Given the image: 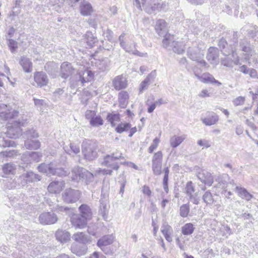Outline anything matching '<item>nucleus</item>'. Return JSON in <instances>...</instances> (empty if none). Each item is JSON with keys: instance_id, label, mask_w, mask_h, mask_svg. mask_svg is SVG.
<instances>
[{"instance_id": "1", "label": "nucleus", "mask_w": 258, "mask_h": 258, "mask_svg": "<svg viewBox=\"0 0 258 258\" xmlns=\"http://www.w3.org/2000/svg\"><path fill=\"white\" fill-rule=\"evenodd\" d=\"M240 46L242 51L240 54L241 60L249 65L254 63V66L256 67L258 64V55L247 39L243 40L240 42Z\"/></svg>"}, {"instance_id": "2", "label": "nucleus", "mask_w": 258, "mask_h": 258, "mask_svg": "<svg viewBox=\"0 0 258 258\" xmlns=\"http://www.w3.org/2000/svg\"><path fill=\"white\" fill-rule=\"evenodd\" d=\"M39 172L46 173L47 175H56L60 176H67L69 171L62 168H57L55 163H50L48 164H41L38 167Z\"/></svg>"}, {"instance_id": "3", "label": "nucleus", "mask_w": 258, "mask_h": 258, "mask_svg": "<svg viewBox=\"0 0 258 258\" xmlns=\"http://www.w3.org/2000/svg\"><path fill=\"white\" fill-rule=\"evenodd\" d=\"M94 178V175L88 171L79 167H76L72 170V180L78 181L82 179L85 180L88 183L92 181Z\"/></svg>"}, {"instance_id": "4", "label": "nucleus", "mask_w": 258, "mask_h": 258, "mask_svg": "<svg viewBox=\"0 0 258 258\" xmlns=\"http://www.w3.org/2000/svg\"><path fill=\"white\" fill-rule=\"evenodd\" d=\"M96 145L90 141H85L82 144V153L85 159L92 160L97 156Z\"/></svg>"}, {"instance_id": "5", "label": "nucleus", "mask_w": 258, "mask_h": 258, "mask_svg": "<svg viewBox=\"0 0 258 258\" xmlns=\"http://www.w3.org/2000/svg\"><path fill=\"white\" fill-rule=\"evenodd\" d=\"M27 135L28 137L27 140L25 142V146L29 150H37L40 147V142L36 140L38 137V133L34 130H32L27 132Z\"/></svg>"}, {"instance_id": "6", "label": "nucleus", "mask_w": 258, "mask_h": 258, "mask_svg": "<svg viewBox=\"0 0 258 258\" xmlns=\"http://www.w3.org/2000/svg\"><path fill=\"white\" fill-rule=\"evenodd\" d=\"M81 193L78 190L67 188L62 194L63 201L67 203L76 202L80 198Z\"/></svg>"}, {"instance_id": "7", "label": "nucleus", "mask_w": 258, "mask_h": 258, "mask_svg": "<svg viewBox=\"0 0 258 258\" xmlns=\"http://www.w3.org/2000/svg\"><path fill=\"white\" fill-rule=\"evenodd\" d=\"M18 114V112L10 105L0 104V117L4 120L12 119Z\"/></svg>"}, {"instance_id": "8", "label": "nucleus", "mask_w": 258, "mask_h": 258, "mask_svg": "<svg viewBox=\"0 0 258 258\" xmlns=\"http://www.w3.org/2000/svg\"><path fill=\"white\" fill-rule=\"evenodd\" d=\"M94 78V74L89 69L84 70V68L80 67L78 74L76 77L78 82H80L82 85L84 83L90 82Z\"/></svg>"}, {"instance_id": "9", "label": "nucleus", "mask_w": 258, "mask_h": 258, "mask_svg": "<svg viewBox=\"0 0 258 258\" xmlns=\"http://www.w3.org/2000/svg\"><path fill=\"white\" fill-rule=\"evenodd\" d=\"M162 157L161 151L156 152L153 157L152 170L155 175H159L161 173Z\"/></svg>"}, {"instance_id": "10", "label": "nucleus", "mask_w": 258, "mask_h": 258, "mask_svg": "<svg viewBox=\"0 0 258 258\" xmlns=\"http://www.w3.org/2000/svg\"><path fill=\"white\" fill-rule=\"evenodd\" d=\"M223 53L227 55V57L223 59L221 62L222 64L224 66L228 67H232L234 64H241L239 59L233 50L231 51V54H227L226 49L224 50Z\"/></svg>"}, {"instance_id": "11", "label": "nucleus", "mask_w": 258, "mask_h": 258, "mask_svg": "<svg viewBox=\"0 0 258 258\" xmlns=\"http://www.w3.org/2000/svg\"><path fill=\"white\" fill-rule=\"evenodd\" d=\"M189 57L193 60L199 62L202 66H206V62L203 59V53L198 48H189L187 51Z\"/></svg>"}, {"instance_id": "12", "label": "nucleus", "mask_w": 258, "mask_h": 258, "mask_svg": "<svg viewBox=\"0 0 258 258\" xmlns=\"http://www.w3.org/2000/svg\"><path fill=\"white\" fill-rule=\"evenodd\" d=\"M143 9L148 13H152L156 10L161 9L162 5L157 0H141Z\"/></svg>"}, {"instance_id": "13", "label": "nucleus", "mask_w": 258, "mask_h": 258, "mask_svg": "<svg viewBox=\"0 0 258 258\" xmlns=\"http://www.w3.org/2000/svg\"><path fill=\"white\" fill-rule=\"evenodd\" d=\"M23 122H15L13 124L8 126L7 132L8 136L10 138H17L21 135L20 126L23 125Z\"/></svg>"}, {"instance_id": "14", "label": "nucleus", "mask_w": 258, "mask_h": 258, "mask_svg": "<svg viewBox=\"0 0 258 258\" xmlns=\"http://www.w3.org/2000/svg\"><path fill=\"white\" fill-rule=\"evenodd\" d=\"M185 190L186 195L189 197V200L194 204H199L200 201L199 195L198 193L195 192V188L191 181L186 183Z\"/></svg>"}, {"instance_id": "15", "label": "nucleus", "mask_w": 258, "mask_h": 258, "mask_svg": "<svg viewBox=\"0 0 258 258\" xmlns=\"http://www.w3.org/2000/svg\"><path fill=\"white\" fill-rule=\"evenodd\" d=\"M195 76L202 82L204 83H215L218 86L221 85V83L215 79L214 77L208 73H205L202 75H200L199 73L195 69L194 70Z\"/></svg>"}, {"instance_id": "16", "label": "nucleus", "mask_w": 258, "mask_h": 258, "mask_svg": "<svg viewBox=\"0 0 258 258\" xmlns=\"http://www.w3.org/2000/svg\"><path fill=\"white\" fill-rule=\"evenodd\" d=\"M72 225L76 229H83L87 226L88 221L80 215L74 214L71 218Z\"/></svg>"}, {"instance_id": "17", "label": "nucleus", "mask_w": 258, "mask_h": 258, "mask_svg": "<svg viewBox=\"0 0 258 258\" xmlns=\"http://www.w3.org/2000/svg\"><path fill=\"white\" fill-rule=\"evenodd\" d=\"M86 117L90 120V123L94 126H98L103 124V119L100 116H96L94 111L87 110L86 112Z\"/></svg>"}, {"instance_id": "18", "label": "nucleus", "mask_w": 258, "mask_h": 258, "mask_svg": "<svg viewBox=\"0 0 258 258\" xmlns=\"http://www.w3.org/2000/svg\"><path fill=\"white\" fill-rule=\"evenodd\" d=\"M40 222L43 224H52L57 221L56 215L54 213L45 212L41 214L39 216Z\"/></svg>"}, {"instance_id": "19", "label": "nucleus", "mask_w": 258, "mask_h": 258, "mask_svg": "<svg viewBox=\"0 0 258 258\" xmlns=\"http://www.w3.org/2000/svg\"><path fill=\"white\" fill-rule=\"evenodd\" d=\"M121 157V154L114 156L112 155L106 156L104 159L102 164L104 166L110 167L114 169H117L118 166L117 163V160Z\"/></svg>"}, {"instance_id": "20", "label": "nucleus", "mask_w": 258, "mask_h": 258, "mask_svg": "<svg viewBox=\"0 0 258 258\" xmlns=\"http://www.w3.org/2000/svg\"><path fill=\"white\" fill-rule=\"evenodd\" d=\"M199 180L208 186H211L214 181V178L212 174L208 171L203 170L198 174Z\"/></svg>"}, {"instance_id": "21", "label": "nucleus", "mask_w": 258, "mask_h": 258, "mask_svg": "<svg viewBox=\"0 0 258 258\" xmlns=\"http://www.w3.org/2000/svg\"><path fill=\"white\" fill-rule=\"evenodd\" d=\"M202 199L207 206H212L214 205L217 210L220 209L221 207L220 204H216L217 200L214 198V196L209 190L204 193L203 195Z\"/></svg>"}, {"instance_id": "22", "label": "nucleus", "mask_w": 258, "mask_h": 258, "mask_svg": "<svg viewBox=\"0 0 258 258\" xmlns=\"http://www.w3.org/2000/svg\"><path fill=\"white\" fill-rule=\"evenodd\" d=\"M113 86L117 90L125 88L127 86L126 78L122 75L117 76L112 81Z\"/></svg>"}, {"instance_id": "23", "label": "nucleus", "mask_w": 258, "mask_h": 258, "mask_svg": "<svg viewBox=\"0 0 258 258\" xmlns=\"http://www.w3.org/2000/svg\"><path fill=\"white\" fill-rule=\"evenodd\" d=\"M42 155L39 152L26 153L22 156V160L26 164L33 162H38L40 161Z\"/></svg>"}, {"instance_id": "24", "label": "nucleus", "mask_w": 258, "mask_h": 258, "mask_svg": "<svg viewBox=\"0 0 258 258\" xmlns=\"http://www.w3.org/2000/svg\"><path fill=\"white\" fill-rule=\"evenodd\" d=\"M65 183L63 181H54L49 183L48 191L52 194H59L64 187Z\"/></svg>"}, {"instance_id": "25", "label": "nucleus", "mask_w": 258, "mask_h": 258, "mask_svg": "<svg viewBox=\"0 0 258 258\" xmlns=\"http://www.w3.org/2000/svg\"><path fill=\"white\" fill-rule=\"evenodd\" d=\"M34 79L37 86L41 87L46 86L48 83V79L46 75L42 72H38L34 74Z\"/></svg>"}, {"instance_id": "26", "label": "nucleus", "mask_w": 258, "mask_h": 258, "mask_svg": "<svg viewBox=\"0 0 258 258\" xmlns=\"http://www.w3.org/2000/svg\"><path fill=\"white\" fill-rule=\"evenodd\" d=\"M79 11L82 16H88L93 12V8L89 2L83 1L80 4Z\"/></svg>"}, {"instance_id": "27", "label": "nucleus", "mask_w": 258, "mask_h": 258, "mask_svg": "<svg viewBox=\"0 0 258 258\" xmlns=\"http://www.w3.org/2000/svg\"><path fill=\"white\" fill-rule=\"evenodd\" d=\"M160 230L167 241L170 242L172 241L173 229L167 222H164L162 224Z\"/></svg>"}, {"instance_id": "28", "label": "nucleus", "mask_w": 258, "mask_h": 258, "mask_svg": "<svg viewBox=\"0 0 258 258\" xmlns=\"http://www.w3.org/2000/svg\"><path fill=\"white\" fill-rule=\"evenodd\" d=\"M123 37H124V36L123 35H120L119 37V40L120 41V44L121 46L122 47H123V49H124L126 52H128L129 53H131L134 54H135V55H138L140 56H142V57L146 56L147 55L146 53H141V52H139L138 50H137L135 49L134 44L132 46H127V45L126 46L124 45L123 39Z\"/></svg>"}, {"instance_id": "29", "label": "nucleus", "mask_w": 258, "mask_h": 258, "mask_svg": "<svg viewBox=\"0 0 258 258\" xmlns=\"http://www.w3.org/2000/svg\"><path fill=\"white\" fill-rule=\"evenodd\" d=\"M74 69L68 62H63L60 66V75L64 79L69 77L73 72Z\"/></svg>"}, {"instance_id": "30", "label": "nucleus", "mask_w": 258, "mask_h": 258, "mask_svg": "<svg viewBox=\"0 0 258 258\" xmlns=\"http://www.w3.org/2000/svg\"><path fill=\"white\" fill-rule=\"evenodd\" d=\"M206 117L202 118L203 123L206 125H212L216 124L219 120V116L213 112H208Z\"/></svg>"}, {"instance_id": "31", "label": "nucleus", "mask_w": 258, "mask_h": 258, "mask_svg": "<svg viewBox=\"0 0 258 258\" xmlns=\"http://www.w3.org/2000/svg\"><path fill=\"white\" fill-rule=\"evenodd\" d=\"M218 49L214 47H211L208 49L207 58L212 64H217L218 63Z\"/></svg>"}, {"instance_id": "32", "label": "nucleus", "mask_w": 258, "mask_h": 258, "mask_svg": "<svg viewBox=\"0 0 258 258\" xmlns=\"http://www.w3.org/2000/svg\"><path fill=\"white\" fill-rule=\"evenodd\" d=\"M156 76V71H152L148 75L146 78L140 84L139 88L140 93H142L144 90L147 89L149 85L154 81Z\"/></svg>"}, {"instance_id": "33", "label": "nucleus", "mask_w": 258, "mask_h": 258, "mask_svg": "<svg viewBox=\"0 0 258 258\" xmlns=\"http://www.w3.org/2000/svg\"><path fill=\"white\" fill-rule=\"evenodd\" d=\"M73 239L78 242L87 244L91 242L90 237L83 232H77L73 235Z\"/></svg>"}, {"instance_id": "34", "label": "nucleus", "mask_w": 258, "mask_h": 258, "mask_svg": "<svg viewBox=\"0 0 258 258\" xmlns=\"http://www.w3.org/2000/svg\"><path fill=\"white\" fill-rule=\"evenodd\" d=\"M235 191L239 197L246 201H249L253 198L252 195L243 187L236 186L235 188Z\"/></svg>"}, {"instance_id": "35", "label": "nucleus", "mask_w": 258, "mask_h": 258, "mask_svg": "<svg viewBox=\"0 0 258 258\" xmlns=\"http://www.w3.org/2000/svg\"><path fill=\"white\" fill-rule=\"evenodd\" d=\"M72 252L78 256L85 255L88 250V247L86 245L79 246L78 244L74 243L71 247Z\"/></svg>"}, {"instance_id": "36", "label": "nucleus", "mask_w": 258, "mask_h": 258, "mask_svg": "<svg viewBox=\"0 0 258 258\" xmlns=\"http://www.w3.org/2000/svg\"><path fill=\"white\" fill-rule=\"evenodd\" d=\"M79 211L80 216L82 218L85 219L87 221L91 219L92 212L89 206L86 205H82L79 207Z\"/></svg>"}, {"instance_id": "37", "label": "nucleus", "mask_w": 258, "mask_h": 258, "mask_svg": "<svg viewBox=\"0 0 258 258\" xmlns=\"http://www.w3.org/2000/svg\"><path fill=\"white\" fill-rule=\"evenodd\" d=\"M114 237L112 235H106L100 238L97 242V245L101 248L113 243Z\"/></svg>"}, {"instance_id": "38", "label": "nucleus", "mask_w": 258, "mask_h": 258, "mask_svg": "<svg viewBox=\"0 0 258 258\" xmlns=\"http://www.w3.org/2000/svg\"><path fill=\"white\" fill-rule=\"evenodd\" d=\"M186 138L185 135L178 136L176 135L173 136L170 139V144L172 148L178 147Z\"/></svg>"}, {"instance_id": "39", "label": "nucleus", "mask_w": 258, "mask_h": 258, "mask_svg": "<svg viewBox=\"0 0 258 258\" xmlns=\"http://www.w3.org/2000/svg\"><path fill=\"white\" fill-rule=\"evenodd\" d=\"M20 63L25 72H30L32 70V63L29 59L25 57H22L20 60Z\"/></svg>"}, {"instance_id": "40", "label": "nucleus", "mask_w": 258, "mask_h": 258, "mask_svg": "<svg viewBox=\"0 0 258 258\" xmlns=\"http://www.w3.org/2000/svg\"><path fill=\"white\" fill-rule=\"evenodd\" d=\"M56 239L60 242H66L70 239V234L68 232L62 230H57L55 234Z\"/></svg>"}, {"instance_id": "41", "label": "nucleus", "mask_w": 258, "mask_h": 258, "mask_svg": "<svg viewBox=\"0 0 258 258\" xmlns=\"http://www.w3.org/2000/svg\"><path fill=\"white\" fill-rule=\"evenodd\" d=\"M63 149L67 154L72 156L77 155L80 152L79 145H76L75 143H70V148L67 146H65L63 147Z\"/></svg>"}, {"instance_id": "42", "label": "nucleus", "mask_w": 258, "mask_h": 258, "mask_svg": "<svg viewBox=\"0 0 258 258\" xmlns=\"http://www.w3.org/2000/svg\"><path fill=\"white\" fill-rule=\"evenodd\" d=\"M166 23L163 20H159L157 21L155 26L156 32L159 35H164L166 32Z\"/></svg>"}, {"instance_id": "43", "label": "nucleus", "mask_w": 258, "mask_h": 258, "mask_svg": "<svg viewBox=\"0 0 258 258\" xmlns=\"http://www.w3.org/2000/svg\"><path fill=\"white\" fill-rule=\"evenodd\" d=\"M174 42V37L169 34L166 33L162 41L163 46L169 49L172 48Z\"/></svg>"}, {"instance_id": "44", "label": "nucleus", "mask_w": 258, "mask_h": 258, "mask_svg": "<svg viewBox=\"0 0 258 258\" xmlns=\"http://www.w3.org/2000/svg\"><path fill=\"white\" fill-rule=\"evenodd\" d=\"M129 98L128 94L126 91H121L118 95V102L121 108H125L127 104Z\"/></svg>"}, {"instance_id": "45", "label": "nucleus", "mask_w": 258, "mask_h": 258, "mask_svg": "<svg viewBox=\"0 0 258 258\" xmlns=\"http://www.w3.org/2000/svg\"><path fill=\"white\" fill-rule=\"evenodd\" d=\"M21 178H26L28 182L39 181L41 179L40 176L39 175L34 174L32 172H28L22 174Z\"/></svg>"}, {"instance_id": "46", "label": "nucleus", "mask_w": 258, "mask_h": 258, "mask_svg": "<svg viewBox=\"0 0 258 258\" xmlns=\"http://www.w3.org/2000/svg\"><path fill=\"white\" fill-rule=\"evenodd\" d=\"M172 49L175 52L178 54H181L184 51L185 44L183 42L175 41Z\"/></svg>"}, {"instance_id": "47", "label": "nucleus", "mask_w": 258, "mask_h": 258, "mask_svg": "<svg viewBox=\"0 0 258 258\" xmlns=\"http://www.w3.org/2000/svg\"><path fill=\"white\" fill-rule=\"evenodd\" d=\"M194 229L195 227L192 223H186L181 227V233L183 235H190L194 232Z\"/></svg>"}, {"instance_id": "48", "label": "nucleus", "mask_w": 258, "mask_h": 258, "mask_svg": "<svg viewBox=\"0 0 258 258\" xmlns=\"http://www.w3.org/2000/svg\"><path fill=\"white\" fill-rule=\"evenodd\" d=\"M107 119L113 126L118 125L120 121V116L118 114H110L107 116Z\"/></svg>"}, {"instance_id": "49", "label": "nucleus", "mask_w": 258, "mask_h": 258, "mask_svg": "<svg viewBox=\"0 0 258 258\" xmlns=\"http://www.w3.org/2000/svg\"><path fill=\"white\" fill-rule=\"evenodd\" d=\"M16 167L12 164L7 163L4 165L3 171L6 175L13 174L15 173Z\"/></svg>"}, {"instance_id": "50", "label": "nucleus", "mask_w": 258, "mask_h": 258, "mask_svg": "<svg viewBox=\"0 0 258 258\" xmlns=\"http://www.w3.org/2000/svg\"><path fill=\"white\" fill-rule=\"evenodd\" d=\"M85 37L87 44L91 47H93L97 42V38L91 32H88L85 35Z\"/></svg>"}, {"instance_id": "51", "label": "nucleus", "mask_w": 258, "mask_h": 258, "mask_svg": "<svg viewBox=\"0 0 258 258\" xmlns=\"http://www.w3.org/2000/svg\"><path fill=\"white\" fill-rule=\"evenodd\" d=\"M132 125L127 122H121L118 124L115 127V130L118 133H122L123 132L128 131Z\"/></svg>"}, {"instance_id": "52", "label": "nucleus", "mask_w": 258, "mask_h": 258, "mask_svg": "<svg viewBox=\"0 0 258 258\" xmlns=\"http://www.w3.org/2000/svg\"><path fill=\"white\" fill-rule=\"evenodd\" d=\"M154 100V97L153 95H151L147 99L146 102V105L148 106L147 111L150 113L153 112L155 110L156 107H157L155 102H152Z\"/></svg>"}, {"instance_id": "53", "label": "nucleus", "mask_w": 258, "mask_h": 258, "mask_svg": "<svg viewBox=\"0 0 258 258\" xmlns=\"http://www.w3.org/2000/svg\"><path fill=\"white\" fill-rule=\"evenodd\" d=\"M189 212L188 204H184L180 208V215L182 217H186Z\"/></svg>"}, {"instance_id": "54", "label": "nucleus", "mask_w": 258, "mask_h": 258, "mask_svg": "<svg viewBox=\"0 0 258 258\" xmlns=\"http://www.w3.org/2000/svg\"><path fill=\"white\" fill-rule=\"evenodd\" d=\"M160 142L159 138H155L148 149L149 152L152 153L158 146V145Z\"/></svg>"}, {"instance_id": "55", "label": "nucleus", "mask_w": 258, "mask_h": 258, "mask_svg": "<svg viewBox=\"0 0 258 258\" xmlns=\"http://www.w3.org/2000/svg\"><path fill=\"white\" fill-rule=\"evenodd\" d=\"M197 144L199 146L202 147L203 148H208L211 146V142L209 140L206 139L199 140L197 142Z\"/></svg>"}, {"instance_id": "56", "label": "nucleus", "mask_w": 258, "mask_h": 258, "mask_svg": "<svg viewBox=\"0 0 258 258\" xmlns=\"http://www.w3.org/2000/svg\"><path fill=\"white\" fill-rule=\"evenodd\" d=\"M245 101V97L242 96H239L233 100V103L235 106L242 105L244 104Z\"/></svg>"}, {"instance_id": "57", "label": "nucleus", "mask_w": 258, "mask_h": 258, "mask_svg": "<svg viewBox=\"0 0 258 258\" xmlns=\"http://www.w3.org/2000/svg\"><path fill=\"white\" fill-rule=\"evenodd\" d=\"M8 45L11 51L14 52L17 48V42L13 39H10Z\"/></svg>"}, {"instance_id": "58", "label": "nucleus", "mask_w": 258, "mask_h": 258, "mask_svg": "<svg viewBox=\"0 0 258 258\" xmlns=\"http://www.w3.org/2000/svg\"><path fill=\"white\" fill-rule=\"evenodd\" d=\"M220 230L222 233L223 235H229L231 234V231L230 228L226 225H222L220 228Z\"/></svg>"}, {"instance_id": "59", "label": "nucleus", "mask_w": 258, "mask_h": 258, "mask_svg": "<svg viewBox=\"0 0 258 258\" xmlns=\"http://www.w3.org/2000/svg\"><path fill=\"white\" fill-rule=\"evenodd\" d=\"M35 105L38 107H42L46 105V103L45 100L43 99H33Z\"/></svg>"}, {"instance_id": "60", "label": "nucleus", "mask_w": 258, "mask_h": 258, "mask_svg": "<svg viewBox=\"0 0 258 258\" xmlns=\"http://www.w3.org/2000/svg\"><path fill=\"white\" fill-rule=\"evenodd\" d=\"M16 154V153L14 150H6L3 152H1L0 153V155L2 157H12L14 155Z\"/></svg>"}, {"instance_id": "61", "label": "nucleus", "mask_w": 258, "mask_h": 258, "mask_svg": "<svg viewBox=\"0 0 258 258\" xmlns=\"http://www.w3.org/2000/svg\"><path fill=\"white\" fill-rule=\"evenodd\" d=\"M112 172V170L110 169H101L99 168L98 170H97L95 172V175H96L97 174H102L103 175L105 174H111Z\"/></svg>"}, {"instance_id": "62", "label": "nucleus", "mask_w": 258, "mask_h": 258, "mask_svg": "<svg viewBox=\"0 0 258 258\" xmlns=\"http://www.w3.org/2000/svg\"><path fill=\"white\" fill-rule=\"evenodd\" d=\"M250 77L253 78H258V74L257 71L254 69H249L248 74Z\"/></svg>"}, {"instance_id": "63", "label": "nucleus", "mask_w": 258, "mask_h": 258, "mask_svg": "<svg viewBox=\"0 0 258 258\" xmlns=\"http://www.w3.org/2000/svg\"><path fill=\"white\" fill-rule=\"evenodd\" d=\"M249 69L245 65H242L239 67L238 71L244 74H248Z\"/></svg>"}, {"instance_id": "64", "label": "nucleus", "mask_w": 258, "mask_h": 258, "mask_svg": "<svg viewBox=\"0 0 258 258\" xmlns=\"http://www.w3.org/2000/svg\"><path fill=\"white\" fill-rule=\"evenodd\" d=\"M89 258H106V257L102 253L94 252L90 256Z\"/></svg>"}]
</instances>
